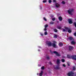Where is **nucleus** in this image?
<instances>
[{"instance_id": "20e7f679", "label": "nucleus", "mask_w": 76, "mask_h": 76, "mask_svg": "<svg viewBox=\"0 0 76 76\" xmlns=\"http://www.w3.org/2000/svg\"><path fill=\"white\" fill-rule=\"evenodd\" d=\"M64 28L66 29V30H68V32H69V33H71V32H72V30H71L70 29H69V28L65 26L64 27Z\"/></svg>"}, {"instance_id": "cd10ccee", "label": "nucleus", "mask_w": 76, "mask_h": 76, "mask_svg": "<svg viewBox=\"0 0 76 76\" xmlns=\"http://www.w3.org/2000/svg\"><path fill=\"white\" fill-rule=\"evenodd\" d=\"M52 1H51V0H49L48 2L49 3H51Z\"/></svg>"}, {"instance_id": "f8f14e48", "label": "nucleus", "mask_w": 76, "mask_h": 76, "mask_svg": "<svg viewBox=\"0 0 76 76\" xmlns=\"http://www.w3.org/2000/svg\"><path fill=\"white\" fill-rule=\"evenodd\" d=\"M69 49L70 50H72L73 49V47L70 46H69Z\"/></svg>"}, {"instance_id": "9b49d317", "label": "nucleus", "mask_w": 76, "mask_h": 76, "mask_svg": "<svg viewBox=\"0 0 76 76\" xmlns=\"http://www.w3.org/2000/svg\"><path fill=\"white\" fill-rule=\"evenodd\" d=\"M42 73H43V71H41V72L39 74V76H42Z\"/></svg>"}, {"instance_id": "bb28decb", "label": "nucleus", "mask_w": 76, "mask_h": 76, "mask_svg": "<svg viewBox=\"0 0 76 76\" xmlns=\"http://www.w3.org/2000/svg\"><path fill=\"white\" fill-rule=\"evenodd\" d=\"M48 25H46L45 26V28H47V27H48Z\"/></svg>"}, {"instance_id": "72a5a7b5", "label": "nucleus", "mask_w": 76, "mask_h": 76, "mask_svg": "<svg viewBox=\"0 0 76 76\" xmlns=\"http://www.w3.org/2000/svg\"><path fill=\"white\" fill-rule=\"evenodd\" d=\"M55 69H58L59 68H58V67H55Z\"/></svg>"}, {"instance_id": "58836bf2", "label": "nucleus", "mask_w": 76, "mask_h": 76, "mask_svg": "<svg viewBox=\"0 0 76 76\" xmlns=\"http://www.w3.org/2000/svg\"><path fill=\"white\" fill-rule=\"evenodd\" d=\"M74 35L76 36V33H74Z\"/></svg>"}, {"instance_id": "393cba45", "label": "nucleus", "mask_w": 76, "mask_h": 76, "mask_svg": "<svg viewBox=\"0 0 76 76\" xmlns=\"http://www.w3.org/2000/svg\"><path fill=\"white\" fill-rule=\"evenodd\" d=\"M44 69H45V67H44V66H42V67H41V69L42 70H44Z\"/></svg>"}, {"instance_id": "c756f323", "label": "nucleus", "mask_w": 76, "mask_h": 76, "mask_svg": "<svg viewBox=\"0 0 76 76\" xmlns=\"http://www.w3.org/2000/svg\"><path fill=\"white\" fill-rule=\"evenodd\" d=\"M52 20H53V21H54V20H56V18H53L52 19Z\"/></svg>"}, {"instance_id": "f3484780", "label": "nucleus", "mask_w": 76, "mask_h": 76, "mask_svg": "<svg viewBox=\"0 0 76 76\" xmlns=\"http://www.w3.org/2000/svg\"><path fill=\"white\" fill-rule=\"evenodd\" d=\"M53 30L54 31V32H57V31H58L57 30V29H54Z\"/></svg>"}, {"instance_id": "c85d7f7f", "label": "nucleus", "mask_w": 76, "mask_h": 76, "mask_svg": "<svg viewBox=\"0 0 76 76\" xmlns=\"http://www.w3.org/2000/svg\"><path fill=\"white\" fill-rule=\"evenodd\" d=\"M43 19L44 20H45V21H47V19L46 18H44Z\"/></svg>"}, {"instance_id": "b1692460", "label": "nucleus", "mask_w": 76, "mask_h": 76, "mask_svg": "<svg viewBox=\"0 0 76 76\" xmlns=\"http://www.w3.org/2000/svg\"><path fill=\"white\" fill-rule=\"evenodd\" d=\"M54 22H51L50 23V25H53V24H54Z\"/></svg>"}, {"instance_id": "f704fd0d", "label": "nucleus", "mask_w": 76, "mask_h": 76, "mask_svg": "<svg viewBox=\"0 0 76 76\" xmlns=\"http://www.w3.org/2000/svg\"><path fill=\"white\" fill-rule=\"evenodd\" d=\"M63 66L64 67H66V65L64 64H63Z\"/></svg>"}, {"instance_id": "4be33fe9", "label": "nucleus", "mask_w": 76, "mask_h": 76, "mask_svg": "<svg viewBox=\"0 0 76 76\" xmlns=\"http://www.w3.org/2000/svg\"><path fill=\"white\" fill-rule=\"evenodd\" d=\"M61 61L62 62H63V63L65 61V60L64 59H62L61 60Z\"/></svg>"}, {"instance_id": "7ed1b4c3", "label": "nucleus", "mask_w": 76, "mask_h": 76, "mask_svg": "<svg viewBox=\"0 0 76 76\" xmlns=\"http://www.w3.org/2000/svg\"><path fill=\"white\" fill-rule=\"evenodd\" d=\"M74 74V73L72 72H70L68 73V75L69 76H73V75Z\"/></svg>"}, {"instance_id": "0eeeda50", "label": "nucleus", "mask_w": 76, "mask_h": 76, "mask_svg": "<svg viewBox=\"0 0 76 76\" xmlns=\"http://www.w3.org/2000/svg\"><path fill=\"white\" fill-rule=\"evenodd\" d=\"M72 58L73 60H76V55H72Z\"/></svg>"}, {"instance_id": "e433bc0d", "label": "nucleus", "mask_w": 76, "mask_h": 76, "mask_svg": "<svg viewBox=\"0 0 76 76\" xmlns=\"http://www.w3.org/2000/svg\"><path fill=\"white\" fill-rule=\"evenodd\" d=\"M67 64L68 66H70V64L69 63H67Z\"/></svg>"}, {"instance_id": "ea45409f", "label": "nucleus", "mask_w": 76, "mask_h": 76, "mask_svg": "<svg viewBox=\"0 0 76 76\" xmlns=\"http://www.w3.org/2000/svg\"><path fill=\"white\" fill-rule=\"evenodd\" d=\"M49 64H52V63L50 62H49Z\"/></svg>"}, {"instance_id": "473e14b6", "label": "nucleus", "mask_w": 76, "mask_h": 76, "mask_svg": "<svg viewBox=\"0 0 76 76\" xmlns=\"http://www.w3.org/2000/svg\"><path fill=\"white\" fill-rule=\"evenodd\" d=\"M62 31H63V32H65V31H66V30H65V29L63 28L62 29Z\"/></svg>"}, {"instance_id": "6ab92c4d", "label": "nucleus", "mask_w": 76, "mask_h": 76, "mask_svg": "<svg viewBox=\"0 0 76 76\" xmlns=\"http://www.w3.org/2000/svg\"><path fill=\"white\" fill-rule=\"evenodd\" d=\"M61 3L63 4H65V2L64 1H63L61 2Z\"/></svg>"}, {"instance_id": "aec40b11", "label": "nucleus", "mask_w": 76, "mask_h": 76, "mask_svg": "<svg viewBox=\"0 0 76 76\" xmlns=\"http://www.w3.org/2000/svg\"><path fill=\"white\" fill-rule=\"evenodd\" d=\"M69 39H70V40H72V39H73V38L71 37H69L68 38Z\"/></svg>"}, {"instance_id": "a211bd4d", "label": "nucleus", "mask_w": 76, "mask_h": 76, "mask_svg": "<svg viewBox=\"0 0 76 76\" xmlns=\"http://www.w3.org/2000/svg\"><path fill=\"white\" fill-rule=\"evenodd\" d=\"M75 42L74 41H72L71 42V44H75Z\"/></svg>"}, {"instance_id": "9d476101", "label": "nucleus", "mask_w": 76, "mask_h": 76, "mask_svg": "<svg viewBox=\"0 0 76 76\" xmlns=\"http://www.w3.org/2000/svg\"><path fill=\"white\" fill-rule=\"evenodd\" d=\"M55 5L56 7H60V4L57 3H56Z\"/></svg>"}, {"instance_id": "39448f33", "label": "nucleus", "mask_w": 76, "mask_h": 76, "mask_svg": "<svg viewBox=\"0 0 76 76\" xmlns=\"http://www.w3.org/2000/svg\"><path fill=\"white\" fill-rule=\"evenodd\" d=\"M47 44H48V46H51V43L50 41H47L46 42Z\"/></svg>"}, {"instance_id": "1a4fd4ad", "label": "nucleus", "mask_w": 76, "mask_h": 76, "mask_svg": "<svg viewBox=\"0 0 76 76\" xmlns=\"http://www.w3.org/2000/svg\"><path fill=\"white\" fill-rule=\"evenodd\" d=\"M60 59H57L56 62L57 64H59L60 63Z\"/></svg>"}, {"instance_id": "4c0bfd02", "label": "nucleus", "mask_w": 76, "mask_h": 76, "mask_svg": "<svg viewBox=\"0 0 76 76\" xmlns=\"http://www.w3.org/2000/svg\"><path fill=\"white\" fill-rule=\"evenodd\" d=\"M44 30V31H47V28H45Z\"/></svg>"}, {"instance_id": "a18cd8bd", "label": "nucleus", "mask_w": 76, "mask_h": 76, "mask_svg": "<svg viewBox=\"0 0 76 76\" xmlns=\"http://www.w3.org/2000/svg\"><path fill=\"white\" fill-rule=\"evenodd\" d=\"M69 58H70V57H69Z\"/></svg>"}, {"instance_id": "f257e3e1", "label": "nucleus", "mask_w": 76, "mask_h": 76, "mask_svg": "<svg viewBox=\"0 0 76 76\" xmlns=\"http://www.w3.org/2000/svg\"><path fill=\"white\" fill-rule=\"evenodd\" d=\"M74 11V10L73 9H70L69 10H68V12L69 14L71 15H72L73 14L72 13V12H73Z\"/></svg>"}, {"instance_id": "79ce46f5", "label": "nucleus", "mask_w": 76, "mask_h": 76, "mask_svg": "<svg viewBox=\"0 0 76 76\" xmlns=\"http://www.w3.org/2000/svg\"><path fill=\"white\" fill-rule=\"evenodd\" d=\"M57 23H59V21H57Z\"/></svg>"}, {"instance_id": "dca6fc26", "label": "nucleus", "mask_w": 76, "mask_h": 76, "mask_svg": "<svg viewBox=\"0 0 76 76\" xmlns=\"http://www.w3.org/2000/svg\"><path fill=\"white\" fill-rule=\"evenodd\" d=\"M54 38H57V35H56V34H54Z\"/></svg>"}, {"instance_id": "ddd939ff", "label": "nucleus", "mask_w": 76, "mask_h": 76, "mask_svg": "<svg viewBox=\"0 0 76 76\" xmlns=\"http://www.w3.org/2000/svg\"><path fill=\"white\" fill-rule=\"evenodd\" d=\"M58 19L60 20V21H61L62 20V18L60 16L58 18Z\"/></svg>"}, {"instance_id": "7c9ffc66", "label": "nucleus", "mask_w": 76, "mask_h": 76, "mask_svg": "<svg viewBox=\"0 0 76 76\" xmlns=\"http://www.w3.org/2000/svg\"><path fill=\"white\" fill-rule=\"evenodd\" d=\"M45 35H47V31H45Z\"/></svg>"}, {"instance_id": "412c9836", "label": "nucleus", "mask_w": 76, "mask_h": 76, "mask_svg": "<svg viewBox=\"0 0 76 76\" xmlns=\"http://www.w3.org/2000/svg\"><path fill=\"white\" fill-rule=\"evenodd\" d=\"M73 70H76V68L75 67V66H73Z\"/></svg>"}, {"instance_id": "a878e982", "label": "nucleus", "mask_w": 76, "mask_h": 76, "mask_svg": "<svg viewBox=\"0 0 76 76\" xmlns=\"http://www.w3.org/2000/svg\"><path fill=\"white\" fill-rule=\"evenodd\" d=\"M74 25L75 27H76V22H75L74 23Z\"/></svg>"}, {"instance_id": "6e6552de", "label": "nucleus", "mask_w": 76, "mask_h": 76, "mask_svg": "<svg viewBox=\"0 0 76 76\" xmlns=\"http://www.w3.org/2000/svg\"><path fill=\"white\" fill-rule=\"evenodd\" d=\"M68 20L69 23L71 24L73 23V22H72V19H68Z\"/></svg>"}, {"instance_id": "f03ea898", "label": "nucleus", "mask_w": 76, "mask_h": 76, "mask_svg": "<svg viewBox=\"0 0 76 76\" xmlns=\"http://www.w3.org/2000/svg\"><path fill=\"white\" fill-rule=\"evenodd\" d=\"M56 43H57V42H56L54 41L53 43L52 44V46L54 48H58L57 45L55 44H56Z\"/></svg>"}, {"instance_id": "2eb2a0df", "label": "nucleus", "mask_w": 76, "mask_h": 76, "mask_svg": "<svg viewBox=\"0 0 76 76\" xmlns=\"http://www.w3.org/2000/svg\"><path fill=\"white\" fill-rule=\"evenodd\" d=\"M46 57L48 60H50V57H49V56L47 55L46 56Z\"/></svg>"}, {"instance_id": "37998d69", "label": "nucleus", "mask_w": 76, "mask_h": 76, "mask_svg": "<svg viewBox=\"0 0 76 76\" xmlns=\"http://www.w3.org/2000/svg\"><path fill=\"white\" fill-rule=\"evenodd\" d=\"M68 57H70V56H68Z\"/></svg>"}, {"instance_id": "2f4dec72", "label": "nucleus", "mask_w": 76, "mask_h": 76, "mask_svg": "<svg viewBox=\"0 0 76 76\" xmlns=\"http://www.w3.org/2000/svg\"><path fill=\"white\" fill-rule=\"evenodd\" d=\"M43 3H45V2H47V0H44L43 1Z\"/></svg>"}, {"instance_id": "423d86ee", "label": "nucleus", "mask_w": 76, "mask_h": 76, "mask_svg": "<svg viewBox=\"0 0 76 76\" xmlns=\"http://www.w3.org/2000/svg\"><path fill=\"white\" fill-rule=\"evenodd\" d=\"M53 53H54V54H56L57 56H60V55L59 54V53H58V52L56 51H54L53 52Z\"/></svg>"}, {"instance_id": "c9c22d12", "label": "nucleus", "mask_w": 76, "mask_h": 76, "mask_svg": "<svg viewBox=\"0 0 76 76\" xmlns=\"http://www.w3.org/2000/svg\"><path fill=\"white\" fill-rule=\"evenodd\" d=\"M40 34L42 36H43V34L42 33H40Z\"/></svg>"}, {"instance_id": "4468645a", "label": "nucleus", "mask_w": 76, "mask_h": 76, "mask_svg": "<svg viewBox=\"0 0 76 76\" xmlns=\"http://www.w3.org/2000/svg\"><path fill=\"white\" fill-rule=\"evenodd\" d=\"M59 47H61V46H63V44L61 42H60L59 43Z\"/></svg>"}, {"instance_id": "a19ab883", "label": "nucleus", "mask_w": 76, "mask_h": 76, "mask_svg": "<svg viewBox=\"0 0 76 76\" xmlns=\"http://www.w3.org/2000/svg\"><path fill=\"white\" fill-rule=\"evenodd\" d=\"M53 2H56V1L55 0H53Z\"/></svg>"}, {"instance_id": "5701e85b", "label": "nucleus", "mask_w": 76, "mask_h": 76, "mask_svg": "<svg viewBox=\"0 0 76 76\" xmlns=\"http://www.w3.org/2000/svg\"><path fill=\"white\" fill-rule=\"evenodd\" d=\"M57 28L58 29H61V27L60 26H58Z\"/></svg>"}, {"instance_id": "c03bdc74", "label": "nucleus", "mask_w": 76, "mask_h": 76, "mask_svg": "<svg viewBox=\"0 0 76 76\" xmlns=\"http://www.w3.org/2000/svg\"><path fill=\"white\" fill-rule=\"evenodd\" d=\"M50 51L51 53H52V52H51V50H50Z\"/></svg>"}]
</instances>
